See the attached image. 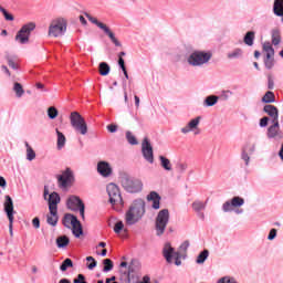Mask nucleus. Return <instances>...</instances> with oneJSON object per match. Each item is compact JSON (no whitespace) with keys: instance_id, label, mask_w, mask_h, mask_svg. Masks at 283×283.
I'll return each mask as SVG.
<instances>
[{"instance_id":"nucleus-1","label":"nucleus","mask_w":283,"mask_h":283,"mask_svg":"<svg viewBox=\"0 0 283 283\" xmlns=\"http://www.w3.org/2000/svg\"><path fill=\"white\" fill-rule=\"evenodd\" d=\"M145 200L143 199H135L125 214L126 224L129 227L140 222L143 217L145 216Z\"/></svg>"},{"instance_id":"nucleus-2","label":"nucleus","mask_w":283,"mask_h":283,"mask_svg":"<svg viewBox=\"0 0 283 283\" xmlns=\"http://www.w3.org/2000/svg\"><path fill=\"white\" fill-rule=\"evenodd\" d=\"M213 59V52L205 50H195L186 56V63L190 67H205Z\"/></svg>"},{"instance_id":"nucleus-3","label":"nucleus","mask_w":283,"mask_h":283,"mask_svg":"<svg viewBox=\"0 0 283 283\" xmlns=\"http://www.w3.org/2000/svg\"><path fill=\"white\" fill-rule=\"evenodd\" d=\"M119 181L128 193H138L143 191V181L140 179H136L127 174H122L119 176Z\"/></svg>"},{"instance_id":"nucleus-4","label":"nucleus","mask_w":283,"mask_h":283,"mask_svg":"<svg viewBox=\"0 0 283 283\" xmlns=\"http://www.w3.org/2000/svg\"><path fill=\"white\" fill-rule=\"evenodd\" d=\"M67 32V21L63 18H56L51 21L49 25V36L59 39V36H64Z\"/></svg>"},{"instance_id":"nucleus-5","label":"nucleus","mask_w":283,"mask_h":283,"mask_svg":"<svg viewBox=\"0 0 283 283\" xmlns=\"http://www.w3.org/2000/svg\"><path fill=\"white\" fill-rule=\"evenodd\" d=\"M71 126L76 134L81 136H86L87 134V122L78 112H72L70 115Z\"/></svg>"},{"instance_id":"nucleus-6","label":"nucleus","mask_w":283,"mask_h":283,"mask_svg":"<svg viewBox=\"0 0 283 283\" xmlns=\"http://www.w3.org/2000/svg\"><path fill=\"white\" fill-rule=\"evenodd\" d=\"M57 187L62 189V191H70L72 185H74V171L72 169L66 168L62 171L61 175L56 176Z\"/></svg>"},{"instance_id":"nucleus-7","label":"nucleus","mask_w":283,"mask_h":283,"mask_svg":"<svg viewBox=\"0 0 283 283\" xmlns=\"http://www.w3.org/2000/svg\"><path fill=\"white\" fill-rule=\"evenodd\" d=\"M36 29V24L34 22H29L18 31L15 35L17 43H20V45H25L27 43H30V34H32L33 30Z\"/></svg>"},{"instance_id":"nucleus-8","label":"nucleus","mask_w":283,"mask_h":283,"mask_svg":"<svg viewBox=\"0 0 283 283\" xmlns=\"http://www.w3.org/2000/svg\"><path fill=\"white\" fill-rule=\"evenodd\" d=\"M169 224V210L163 209L158 212L155 221L156 235H163Z\"/></svg>"},{"instance_id":"nucleus-9","label":"nucleus","mask_w":283,"mask_h":283,"mask_svg":"<svg viewBox=\"0 0 283 283\" xmlns=\"http://www.w3.org/2000/svg\"><path fill=\"white\" fill-rule=\"evenodd\" d=\"M106 191L112 207H123V196L120 195V188H118L116 184H108Z\"/></svg>"},{"instance_id":"nucleus-10","label":"nucleus","mask_w":283,"mask_h":283,"mask_svg":"<svg viewBox=\"0 0 283 283\" xmlns=\"http://www.w3.org/2000/svg\"><path fill=\"white\" fill-rule=\"evenodd\" d=\"M163 255L168 264H171L174 260L176 266H180L182 264V261L180 260V258H182V254H180V252H176L174 247H171V243H165L163 249Z\"/></svg>"},{"instance_id":"nucleus-11","label":"nucleus","mask_w":283,"mask_h":283,"mask_svg":"<svg viewBox=\"0 0 283 283\" xmlns=\"http://www.w3.org/2000/svg\"><path fill=\"white\" fill-rule=\"evenodd\" d=\"M200 120H202L201 116H197L190 119L184 127L180 128L181 134L187 136V134H193V136H200Z\"/></svg>"},{"instance_id":"nucleus-12","label":"nucleus","mask_w":283,"mask_h":283,"mask_svg":"<svg viewBox=\"0 0 283 283\" xmlns=\"http://www.w3.org/2000/svg\"><path fill=\"white\" fill-rule=\"evenodd\" d=\"M66 207L71 211H80L82 220H85V203L78 196H70L66 200Z\"/></svg>"},{"instance_id":"nucleus-13","label":"nucleus","mask_w":283,"mask_h":283,"mask_svg":"<svg viewBox=\"0 0 283 283\" xmlns=\"http://www.w3.org/2000/svg\"><path fill=\"white\" fill-rule=\"evenodd\" d=\"M3 207L9 220V231L12 235V224L14 223V201H12V197L9 195L4 196Z\"/></svg>"},{"instance_id":"nucleus-14","label":"nucleus","mask_w":283,"mask_h":283,"mask_svg":"<svg viewBox=\"0 0 283 283\" xmlns=\"http://www.w3.org/2000/svg\"><path fill=\"white\" fill-rule=\"evenodd\" d=\"M43 198L49 203V210H59V205L61 203V196L57 192L53 191L50 193L48 187H44Z\"/></svg>"},{"instance_id":"nucleus-15","label":"nucleus","mask_w":283,"mask_h":283,"mask_svg":"<svg viewBox=\"0 0 283 283\" xmlns=\"http://www.w3.org/2000/svg\"><path fill=\"white\" fill-rule=\"evenodd\" d=\"M242 206H244V198L237 196V197H233L231 200L226 201L222 205V211L224 213H229L233 211V209H238Z\"/></svg>"},{"instance_id":"nucleus-16","label":"nucleus","mask_w":283,"mask_h":283,"mask_svg":"<svg viewBox=\"0 0 283 283\" xmlns=\"http://www.w3.org/2000/svg\"><path fill=\"white\" fill-rule=\"evenodd\" d=\"M142 154L147 163L154 165V148L151 147V143H149L148 138H144L142 143Z\"/></svg>"},{"instance_id":"nucleus-17","label":"nucleus","mask_w":283,"mask_h":283,"mask_svg":"<svg viewBox=\"0 0 283 283\" xmlns=\"http://www.w3.org/2000/svg\"><path fill=\"white\" fill-rule=\"evenodd\" d=\"M263 112H265V114L270 116L272 123H280V111L277 109V107L268 104L263 107Z\"/></svg>"},{"instance_id":"nucleus-18","label":"nucleus","mask_w":283,"mask_h":283,"mask_svg":"<svg viewBox=\"0 0 283 283\" xmlns=\"http://www.w3.org/2000/svg\"><path fill=\"white\" fill-rule=\"evenodd\" d=\"M273 125H271L268 128L266 137L270 139L273 138H283L282 130H280V122H272Z\"/></svg>"},{"instance_id":"nucleus-19","label":"nucleus","mask_w":283,"mask_h":283,"mask_svg":"<svg viewBox=\"0 0 283 283\" xmlns=\"http://www.w3.org/2000/svg\"><path fill=\"white\" fill-rule=\"evenodd\" d=\"M97 171L104 178L112 176V166L107 161H99L97 164Z\"/></svg>"},{"instance_id":"nucleus-20","label":"nucleus","mask_w":283,"mask_h":283,"mask_svg":"<svg viewBox=\"0 0 283 283\" xmlns=\"http://www.w3.org/2000/svg\"><path fill=\"white\" fill-rule=\"evenodd\" d=\"M192 209L193 211L199 216V218H201V220H205V211L207 209V201H200V200H196L192 202Z\"/></svg>"},{"instance_id":"nucleus-21","label":"nucleus","mask_w":283,"mask_h":283,"mask_svg":"<svg viewBox=\"0 0 283 283\" xmlns=\"http://www.w3.org/2000/svg\"><path fill=\"white\" fill-rule=\"evenodd\" d=\"M147 200L148 202H153L151 205L153 209H160V195H158V192L151 191L147 196Z\"/></svg>"},{"instance_id":"nucleus-22","label":"nucleus","mask_w":283,"mask_h":283,"mask_svg":"<svg viewBox=\"0 0 283 283\" xmlns=\"http://www.w3.org/2000/svg\"><path fill=\"white\" fill-rule=\"evenodd\" d=\"M50 213L46 216V222L51 227L59 224V210H49Z\"/></svg>"},{"instance_id":"nucleus-23","label":"nucleus","mask_w":283,"mask_h":283,"mask_svg":"<svg viewBox=\"0 0 283 283\" xmlns=\"http://www.w3.org/2000/svg\"><path fill=\"white\" fill-rule=\"evenodd\" d=\"M78 219L76 218V216H73V214H65L64 218H63V224L64 227H66V229H71L72 226L77 222Z\"/></svg>"},{"instance_id":"nucleus-24","label":"nucleus","mask_w":283,"mask_h":283,"mask_svg":"<svg viewBox=\"0 0 283 283\" xmlns=\"http://www.w3.org/2000/svg\"><path fill=\"white\" fill-rule=\"evenodd\" d=\"M160 167L165 169V171H174V166L171 165V160L165 156H159Z\"/></svg>"},{"instance_id":"nucleus-25","label":"nucleus","mask_w":283,"mask_h":283,"mask_svg":"<svg viewBox=\"0 0 283 283\" xmlns=\"http://www.w3.org/2000/svg\"><path fill=\"white\" fill-rule=\"evenodd\" d=\"M263 52L266 53L268 59H273L275 56V50L271 42L263 43Z\"/></svg>"},{"instance_id":"nucleus-26","label":"nucleus","mask_w":283,"mask_h":283,"mask_svg":"<svg viewBox=\"0 0 283 283\" xmlns=\"http://www.w3.org/2000/svg\"><path fill=\"white\" fill-rule=\"evenodd\" d=\"M273 12L276 17L283 18V0H275L273 6Z\"/></svg>"},{"instance_id":"nucleus-27","label":"nucleus","mask_w":283,"mask_h":283,"mask_svg":"<svg viewBox=\"0 0 283 283\" xmlns=\"http://www.w3.org/2000/svg\"><path fill=\"white\" fill-rule=\"evenodd\" d=\"M220 97L216 96V95H210L208 97L205 98L203 101V107H213V105L218 104Z\"/></svg>"},{"instance_id":"nucleus-28","label":"nucleus","mask_w":283,"mask_h":283,"mask_svg":"<svg viewBox=\"0 0 283 283\" xmlns=\"http://www.w3.org/2000/svg\"><path fill=\"white\" fill-rule=\"evenodd\" d=\"M55 242H56L57 249H65V247L70 244V238H67L66 235H61V237H57Z\"/></svg>"},{"instance_id":"nucleus-29","label":"nucleus","mask_w":283,"mask_h":283,"mask_svg":"<svg viewBox=\"0 0 283 283\" xmlns=\"http://www.w3.org/2000/svg\"><path fill=\"white\" fill-rule=\"evenodd\" d=\"M72 233L75 235V238H81V234L83 233V226L81 224V221H76L72 226Z\"/></svg>"},{"instance_id":"nucleus-30","label":"nucleus","mask_w":283,"mask_h":283,"mask_svg":"<svg viewBox=\"0 0 283 283\" xmlns=\"http://www.w3.org/2000/svg\"><path fill=\"white\" fill-rule=\"evenodd\" d=\"M24 145L27 147V160L32 163V160H34L36 158V153L34 151V149L32 148V146H30V144L28 142H25Z\"/></svg>"},{"instance_id":"nucleus-31","label":"nucleus","mask_w":283,"mask_h":283,"mask_svg":"<svg viewBox=\"0 0 283 283\" xmlns=\"http://www.w3.org/2000/svg\"><path fill=\"white\" fill-rule=\"evenodd\" d=\"M280 43H282V34L280 33V30L274 29L272 30V44L280 45Z\"/></svg>"},{"instance_id":"nucleus-32","label":"nucleus","mask_w":283,"mask_h":283,"mask_svg":"<svg viewBox=\"0 0 283 283\" xmlns=\"http://www.w3.org/2000/svg\"><path fill=\"white\" fill-rule=\"evenodd\" d=\"M243 54H244V51L242 49H234L233 51L227 54V57L230 60L242 59Z\"/></svg>"},{"instance_id":"nucleus-33","label":"nucleus","mask_w":283,"mask_h":283,"mask_svg":"<svg viewBox=\"0 0 283 283\" xmlns=\"http://www.w3.org/2000/svg\"><path fill=\"white\" fill-rule=\"evenodd\" d=\"M254 41H255V32L254 31H249L243 38V42L245 43V45H249L250 48H251V45H253Z\"/></svg>"},{"instance_id":"nucleus-34","label":"nucleus","mask_w":283,"mask_h":283,"mask_svg":"<svg viewBox=\"0 0 283 283\" xmlns=\"http://www.w3.org/2000/svg\"><path fill=\"white\" fill-rule=\"evenodd\" d=\"M13 92L17 96V98H21L23 96V94H25V90H23V85H21V83L15 82L13 84Z\"/></svg>"},{"instance_id":"nucleus-35","label":"nucleus","mask_w":283,"mask_h":283,"mask_svg":"<svg viewBox=\"0 0 283 283\" xmlns=\"http://www.w3.org/2000/svg\"><path fill=\"white\" fill-rule=\"evenodd\" d=\"M56 134H57V149H63L65 147V135H63V133H61L59 129H56Z\"/></svg>"},{"instance_id":"nucleus-36","label":"nucleus","mask_w":283,"mask_h":283,"mask_svg":"<svg viewBox=\"0 0 283 283\" xmlns=\"http://www.w3.org/2000/svg\"><path fill=\"white\" fill-rule=\"evenodd\" d=\"M263 103H275V94L271 91H268L262 97Z\"/></svg>"},{"instance_id":"nucleus-37","label":"nucleus","mask_w":283,"mask_h":283,"mask_svg":"<svg viewBox=\"0 0 283 283\" xmlns=\"http://www.w3.org/2000/svg\"><path fill=\"white\" fill-rule=\"evenodd\" d=\"M207 258H209V250H203L198 256H197V264H205L207 261Z\"/></svg>"},{"instance_id":"nucleus-38","label":"nucleus","mask_w":283,"mask_h":283,"mask_svg":"<svg viewBox=\"0 0 283 283\" xmlns=\"http://www.w3.org/2000/svg\"><path fill=\"white\" fill-rule=\"evenodd\" d=\"M109 64H107L106 62H102L99 63V74L101 76H107V74H109Z\"/></svg>"},{"instance_id":"nucleus-39","label":"nucleus","mask_w":283,"mask_h":283,"mask_svg":"<svg viewBox=\"0 0 283 283\" xmlns=\"http://www.w3.org/2000/svg\"><path fill=\"white\" fill-rule=\"evenodd\" d=\"M85 17L86 19H88L91 23H93L94 25H97L99 30H103V25H105V23L99 22L96 18L92 17L90 13H85Z\"/></svg>"},{"instance_id":"nucleus-40","label":"nucleus","mask_w":283,"mask_h":283,"mask_svg":"<svg viewBox=\"0 0 283 283\" xmlns=\"http://www.w3.org/2000/svg\"><path fill=\"white\" fill-rule=\"evenodd\" d=\"M103 264H104V273H109V271H112V269H114V262H112L111 259H105L103 261Z\"/></svg>"},{"instance_id":"nucleus-41","label":"nucleus","mask_w":283,"mask_h":283,"mask_svg":"<svg viewBox=\"0 0 283 283\" xmlns=\"http://www.w3.org/2000/svg\"><path fill=\"white\" fill-rule=\"evenodd\" d=\"M72 266H74V263L71 261V259H65L61 264L60 270L67 271V269H72Z\"/></svg>"},{"instance_id":"nucleus-42","label":"nucleus","mask_w":283,"mask_h":283,"mask_svg":"<svg viewBox=\"0 0 283 283\" xmlns=\"http://www.w3.org/2000/svg\"><path fill=\"white\" fill-rule=\"evenodd\" d=\"M126 140H128L129 145H138V139L129 130L126 132Z\"/></svg>"},{"instance_id":"nucleus-43","label":"nucleus","mask_w":283,"mask_h":283,"mask_svg":"<svg viewBox=\"0 0 283 283\" xmlns=\"http://www.w3.org/2000/svg\"><path fill=\"white\" fill-rule=\"evenodd\" d=\"M48 116H49V118H51V120H54V118H56V116H59V109H56V107H54V106L49 107Z\"/></svg>"},{"instance_id":"nucleus-44","label":"nucleus","mask_w":283,"mask_h":283,"mask_svg":"<svg viewBox=\"0 0 283 283\" xmlns=\"http://www.w3.org/2000/svg\"><path fill=\"white\" fill-rule=\"evenodd\" d=\"M102 30L103 32H105V34H107L108 39H111V41H114L116 39V35L114 34V32H112V30H109V27L102 25Z\"/></svg>"},{"instance_id":"nucleus-45","label":"nucleus","mask_w":283,"mask_h":283,"mask_svg":"<svg viewBox=\"0 0 283 283\" xmlns=\"http://www.w3.org/2000/svg\"><path fill=\"white\" fill-rule=\"evenodd\" d=\"M0 12H2V14H3L6 21H14V15H13V14H10V13L8 12V10H6V8L0 7Z\"/></svg>"},{"instance_id":"nucleus-46","label":"nucleus","mask_w":283,"mask_h":283,"mask_svg":"<svg viewBox=\"0 0 283 283\" xmlns=\"http://www.w3.org/2000/svg\"><path fill=\"white\" fill-rule=\"evenodd\" d=\"M264 65L268 70L273 69V66L275 65V59L266 56V59L264 60Z\"/></svg>"},{"instance_id":"nucleus-47","label":"nucleus","mask_w":283,"mask_h":283,"mask_svg":"<svg viewBox=\"0 0 283 283\" xmlns=\"http://www.w3.org/2000/svg\"><path fill=\"white\" fill-rule=\"evenodd\" d=\"M123 229H125V223H123V221H117L113 228L115 233H120Z\"/></svg>"},{"instance_id":"nucleus-48","label":"nucleus","mask_w":283,"mask_h":283,"mask_svg":"<svg viewBox=\"0 0 283 283\" xmlns=\"http://www.w3.org/2000/svg\"><path fill=\"white\" fill-rule=\"evenodd\" d=\"M241 158L244 161L245 167H249V163L251 161V156L249 155V153H247V150L242 151Z\"/></svg>"},{"instance_id":"nucleus-49","label":"nucleus","mask_w":283,"mask_h":283,"mask_svg":"<svg viewBox=\"0 0 283 283\" xmlns=\"http://www.w3.org/2000/svg\"><path fill=\"white\" fill-rule=\"evenodd\" d=\"M86 261L91 262L90 264H87V269H90V271H92L93 269H96L97 262L95 259H93V256H87Z\"/></svg>"},{"instance_id":"nucleus-50","label":"nucleus","mask_w":283,"mask_h":283,"mask_svg":"<svg viewBox=\"0 0 283 283\" xmlns=\"http://www.w3.org/2000/svg\"><path fill=\"white\" fill-rule=\"evenodd\" d=\"M187 249H189V241H185L184 243H181L177 253H180V255H182V253H187Z\"/></svg>"},{"instance_id":"nucleus-51","label":"nucleus","mask_w":283,"mask_h":283,"mask_svg":"<svg viewBox=\"0 0 283 283\" xmlns=\"http://www.w3.org/2000/svg\"><path fill=\"white\" fill-rule=\"evenodd\" d=\"M188 165L186 163H180L177 165V171L179 174H185L187 171Z\"/></svg>"},{"instance_id":"nucleus-52","label":"nucleus","mask_w":283,"mask_h":283,"mask_svg":"<svg viewBox=\"0 0 283 283\" xmlns=\"http://www.w3.org/2000/svg\"><path fill=\"white\" fill-rule=\"evenodd\" d=\"M243 151H247L248 155L253 156V154H255V144L249 145L243 149Z\"/></svg>"},{"instance_id":"nucleus-53","label":"nucleus","mask_w":283,"mask_h":283,"mask_svg":"<svg viewBox=\"0 0 283 283\" xmlns=\"http://www.w3.org/2000/svg\"><path fill=\"white\" fill-rule=\"evenodd\" d=\"M6 59L8 61L9 67H12V70H17V64L14 63V61H12V57L10 55H6Z\"/></svg>"},{"instance_id":"nucleus-54","label":"nucleus","mask_w":283,"mask_h":283,"mask_svg":"<svg viewBox=\"0 0 283 283\" xmlns=\"http://www.w3.org/2000/svg\"><path fill=\"white\" fill-rule=\"evenodd\" d=\"M276 237H277V230L276 229H271L270 233L268 235V240H275Z\"/></svg>"},{"instance_id":"nucleus-55","label":"nucleus","mask_w":283,"mask_h":283,"mask_svg":"<svg viewBox=\"0 0 283 283\" xmlns=\"http://www.w3.org/2000/svg\"><path fill=\"white\" fill-rule=\"evenodd\" d=\"M73 283H87L85 281V275L78 274L76 279L73 280Z\"/></svg>"},{"instance_id":"nucleus-56","label":"nucleus","mask_w":283,"mask_h":283,"mask_svg":"<svg viewBox=\"0 0 283 283\" xmlns=\"http://www.w3.org/2000/svg\"><path fill=\"white\" fill-rule=\"evenodd\" d=\"M32 224L34 229H41V220L38 217L33 218Z\"/></svg>"},{"instance_id":"nucleus-57","label":"nucleus","mask_w":283,"mask_h":283,"mask_svg":"<svg viewBox=\"0 0 283 283\" xmlns=\"http://www.w3.org/2000/svg\"><path fill=\"white\" fill-rule=\"evenodd\" d=\"M108 132H111V134H115V132L118 130V126L111 124L107 126Z\"/></svg>"},{"instance_id":"nucleus-58","label":"nucleus","mask_w":283,"mask_h":283,"mask_svg":"<svg viewBox=\"0 0 283 283\" xmlns=\"http://www.w3.org/2000/svg\"><path fill=\"white\" fill-rule=\"evenodd\" d=\"M269 125V117H263L260 119V127H266Z\"/></svg>"},{"instance_id":"nucleus-59","label":"nucleus","mask_w":283,"mask_h":283,"mask_svg":"<svg viewBox=\"0 0 283 283\" xmlns=\"http://www.w3.org/2000/svg\"><path fill=\"white\" fill-rule=\"evenodd\" d=\"M0 187L2 189H6V187H8V181H6V178L0 177Z\"/></svg>"},{"instance_id":"nucleus-60","label":"nucleus","mask_w":283,"mask_h":283,"mask_svg":"<svg viewBox=\"0 0 283 283\" xmlns=\"http://www.w3.org/2000/svg\"><path fill=\"white\" fill-rule=\"evenodd\" d=\"M118 65H119V67H120L123 71L126 70V67H125V60H124L123 57H119V59H118Z\"/></svg>"},{"instance_id":"nucleus-61","label":"nucleus","mask_w":283,"mask_h":283,"mask_svg":"<svg viewBox=\"0 0 283 283\" xmlns=\"http://www.w3.org/2000/svg\"><path fill=\"white\" fill-rule=\"evenodd\" d=\"M1 70H2V72H4L6 75H8V76L11 75V74H10V70H8V66L2 65V66H1Z\"/></svg>"},{"instance_id":"nucleus-62","label":"nucleus","mask_w":283,"mask_h":283,"mask_svg":"<svg viewBox=\"0 0 283 283\" xmlns=\"http://www.w3.org/2000/svg\"><path fill=\"white\" fill-rule=\"evenodd\" d=\"M135 99V105L136 107H140V97H138L137 95L134 96Z\"/></svg>"},{"instance_id":"nucleus-63","label":"nucleus","mask_w":283,"mask_h":283,"mask_svg":"<svg viewBox=\"0 0 283 283\" xmlns=\"http://www.w3.org/2000/svg\"><path fill=\"white\" fill-rule=\"evenodd\" d=\"M106 283H118V282H116V276H112L111 279H106Z\"/></svg>"},{"instance_id":"nucleus-64","label":"nucleus","mask_w":283,"mask_h":283,"mask_svg":"<svg viewBox=\"0 0 283 283\" xmlns=\"http://www.w3.org/2000/svg\"><path fill=\"white\" fill-rule=\"evenodd\" d=\"M59 283H72V282H70V280L67 279H61Z\"/></svg>"}]
</instances>
